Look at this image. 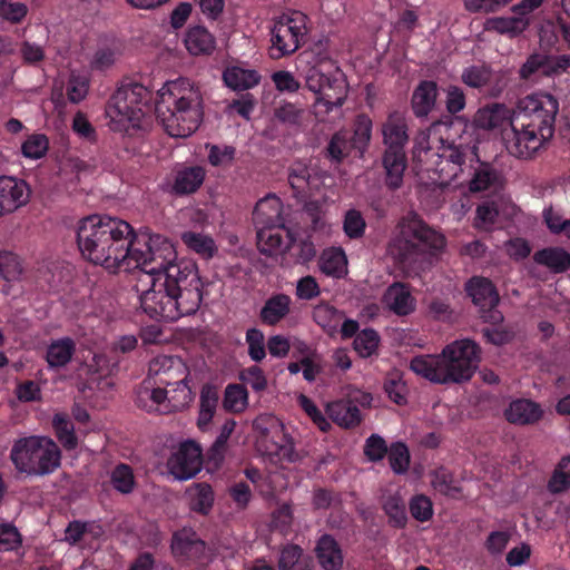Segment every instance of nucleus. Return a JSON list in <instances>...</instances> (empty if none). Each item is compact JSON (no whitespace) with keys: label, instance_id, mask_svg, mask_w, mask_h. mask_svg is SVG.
I'll list each match as a JSON object with an SVG mask.
<instances>
[{"label":"nucleus","instance_id":"obj_1","mask_svg":"<svg viewBox=\"0 0 570 570\" xmlns=\"http://www.w3.org/2000/svg\"><path fill=\"white\" fill-rule=\"evenodd\" d=\"M202 101L199 89L186 79L165 83L156 98L144 85L126 82L110 96L106 116L112 131L132 135L146 116L155 114L169 136L184 138L202 122Z\"/></svg>","mask_w":570,"mask_h":570},{"label":"nucleus","instance_id":"obj_2","mask_svg":"<svg viewBox=\"0 0 570 570\" xmlns=\"http://www.w3.org/2000/svg\"><path fill=\"white\" fill-rule=\"evenodd\" d=\"M77 244L83 258L110 273L135 272L148 262V256L171 255V243L148 228L135 232L126 220L91 215L77 228Z\"/></svg>","mask_w":570,"mask_h":570},{"label":"nucleus","instance_id":"obj_3","mask_svg":"<svg viewBox=\"0 0 570 570\" xmlns=\"http://www.w3.org/2000/svg\"><path fill=\"white\" fill-rule=\"evenodd\" d=\"M139 282L149 285L139 288L141 309L150 317L174 322L181 316L196 313L203 301L204 284L197 265L189 259L177 261L171 245V255L148 256V262L139 269Z\"/></svg>","mask_w":570,"mask_h":570},{"label":"nucleus","instance_id":"obj_4","mask_svg":"<svg viewBox=\"0 0 570 570\" xmlns=\"http://www.w3.org/2000/svg\"><path fill=\"white\" fill-rule=\"evenodd\" d=\"M10 459L21 473L47 475L60 465L61 452L49 438L28 436L14 442L10 451Z\"/></svg>","mask_w":570,"mask_h":570},{"label":"nucleus","instance_id":"obj_5","mask_svg":"<svg viewBox=\"0 0 570 570\" xmlns=\"http://www.w3.org/2000/svg\"><path fill=\"white\" fill-rule=\"evenodd\" d=\"M558 111L559 102L552 95L535 92L519 99L512 119L521 128L533 129L549 140L554 132Z\"/></svg>","mask_w":570,"mask_h":570},{"label":"nucleus","instance_id":"obj_6","mask_svg":"<svg viewBox=\"0 0 570 570\" xmlns=\"http://www.w3.org/2000/svg\"><path fill=\"white\" fill-rule=\"evenodd\" d=\"M305 85L308 90L316 94V114H330L334 108L344 105L347 97V83L340 68L333 71L325 70L324 65L309 67L305 73Z\"/></svg>","mask_w":570,"mask_h":570},{"label":"nucleus","instance_id":"obj_7","mask_svg":"<svg viewBox=\"0 0 570 570\" xmlns=\"http://www.w3.org/2000/svg\"><path fill=\"white\" fill-rule=\"evenodd\" d=\"M307 16L301 11H289L275 19L271 28L268 56L278 60L294 53L307 39Z\"/></svg>","mask_w":570,"mask_h":570},{"label":"nucleus","instance_id":"obj_8","mask_svg":"<svg viewBox=\"0 0 570 570\" xmlns=\"http://www.w3.org/2000/svg\"><path fill=\"white\" fill-rule=\"evenodd\" d=\"M480 352L479 345L471 340L446 345L441 353L445 384L469 381L478 367Z\"/></svg>","mask_w":570,"mask_h":570},{"label":"nucleus","instance_id":"obj_9","mask_svg":"<svg viewBox=\"0 0 570 570\" xmlns=\"http://www.w3.org/2000/svg\"><path fill=\"white\" fill-rule=\"evenodd\" d=\"M410 238L399 240L397 258L402 264H412L426 252H439L445 247V237L422 219L413 217L406 227Z\"/></svg>","mask_w":570,"mask_h":570},{"label":"nucleus","instance_id":"obj_10","mask_svg":"<svg viewBox=\"0 0 570 570\" xmlns=\"http://www.w3.org/2000/svg\"><path fill=\"white\" fill-rule=\"evenodd\" d=\"M428 138L425 134H422L421 137L416 139L414 157L417 158L419 161H429L433 157H436L434 170L440 174L446 173L450 177H456L458 174L463 170L462 166L465 164L468 157H478L474 151L475 147L463 145L443 146L441 153H434L430 147L424 145L428 142Z\"/></svg>","mask_w":570,"mask_h":570},{"label":"nucleus","instance_id":"obj_11","mask_svg":"<svg viewBox=\"0 0 570 570\" xmlns=\"http://www.w3.org/2000/svg\"><path fill=\"white\" fill-rule=\"evenodd\" d=\"M468 296L480 308L481 317L491 324H499L503 315L497 309L500 296L494 284L485 277L473 276L465 284Z\"/></svg>","mask_w":570,"mask_h":570},{"label":"nucleus","instance_id":"obj_12","mask_svg":"<svg viewBox=\"0 0 570 570\" xmlns=\"http://www.w3.org/2000/svg\"><path fill=\"white\" fill-rule=\"evenodd\" d=\"M502 140L508 153L520 159L532 158L543 146L547 138L541 137L533 129L521 128L511 119L509 128L502 130Z\"/></svg>","mask_w":570,"mask_h":570},{"label":"nucleus","instance_id":"obj_13","mask_svg":"<svg viewBox=\"0 0 570 570\" xmlns=\"http://www.w3.org/2000/svg\"><path fill=\"white\" fill-rule=\"evenodd\" d=\"M202 449L191 440L180 443L167 462L170 474L178 480L191 479L202 470Z\"/></svg>","mask_w":570,"mask_h":570},{"label":"nucleus","instance_id":"obj_14","mask_svg":"<svg viewBox=\"0 0 570 570\" xmlns=\"http://www.w3.org/2000/svg\"><path fill=\"white\" fill-rule=\"evenodd\" d=\"M148 379L164 389L175 386L178 379H187L186 367L171 356H157L149 363Z\"/></svg>","mask_w":570,"mask_h":570},{"label":"nucleus","instance_id":"obj_15","mask_svg":"<svg viewBox=\"0 0 570 570\" xmlns=\"http://www.w3.org/2000/svg\"><path fill=\"white\" fill-rule=\"evenodd\" d=\"M170 547L176 558L197 561L204 556L206 544L193 529L183 528L174 532Z\"/></svg>","mask_w":570,"mask_h":570},{"label":"nucleus","instance_id":"obj_16","mask_svg":"<svg viewBox=\"0 0 570 570\" xmlns=\"http://www.w3.org/2000/svg\"><path fill=\"white\" fill-rule=\"evenodd\" d=\"M383 144L385 151L405 153L409 141L407 122L405 117L399 112H391L382 125Z\"/></svg>","mask_w":570,"mask_h":570},{"label":"nucleus","instance_id":"obj_17","mask_svg":"<svg viewBox=\"0 0 570 570\" xmlns=\"http://www.w3.org/2000/svg\"><path fill=\"white\" fill-rule=\"evenodd\" d=\"M29 198V189L23 180L11 176H0V216L12 213L24 205Z\"/></svg>","mask_w":570,"mask_h":570},{"label":"nucleus","instance_id":"obj_18","mask_svg":"<svg viewBox=\"0 0 570 570\" xmlns=\"http://www.w3.org/2000/svg\"><path fill=\"white\" fill-rule=\"evenodd\" d=\"M206 171L202 166H180L173 171L170 193L185 196L196 193L203 185Z\"/></svg>","mask_w":570,"mask_h":570},{"label":"nucleus","instance_id":"obj_19","mask_svg":"<svg viewBox=\"0 0 570 570\" xmlns=\"http://www.w3.org/2000/svg\"><path fill=\"white\" fill-rule=\"evenodd\" d=\"M383 302L397 316L413 313L416 306L410 285L402 282H395L386 288Z\"/></svg>","mask_w":570,"mask_h":570},{"label":"nucleus","instance_id":"obj_20","mask_svg":"<svg viewBox=\"0 0 570 570\" xmlns=\"http://www.w3.org/2000/svg\"><path fill=\"white\" fill-rule=\"evenodd\" d=\"M168 399L167 390L159 385H154V382L147 377L137 393L136 404L149 413L167 414L170 411H164V409L167 407Z\"/></svg>","mask_w":570,"mask_h":570},{"label":"nucleus","instance_id":"obj_21","mask_svg":"<svg viewBox=\"0 0 570 570\" xmlns=\"http://www.w3.org/2000/svg\"><path fill=\"white\" fill-rule=\"evenodd\" d=\"M439 96L438 83L433 80H422L414 88L411 97V108L419 119L426 118L434 109Z\"/></svg>","mask_w":570,"mask_h":570},{"label":"nucleus","instance_id":"obj_22","mask_svg":"<svg viewBox=\"0 0 570 570\" xmlns=\"http://www.w3.org/2000/svg\"><path fill=\"white\" fill-rule=\"evenodd\" d=\"M543 411L541 406L528 399L513 400L504 411L508 422L517 425H530L541 420Z\"/></svg>","mask_w":570,"mask_h":570},{"label":"nucleus","instance_id":"obj_23","mask_svg":"<svg viewBox=\"0 0 570 570\" xmlns=\"http://www.w3.org/2000/svg\"><path fill=\"white\" fill-rule=\"evenodd\" d=\"M255 227L284 226L285 219L282 216V202L275 195L259 199L253 212Z\"/></svg>","mask_w":570,"mask_h":570},{"label":"nucleus","instance_id":"obj_24","mask_svg":"<svg viewBox=\"0 0 570 570\" xmlns=\"http://www.w3.org/2000/svg\"><path fill=\"white\" fill-rule=\"evenodd\" d=\"M531 20L518 17L515 13L510 17H490L483 22V29L488 32H495L510 39L522 35L530 26Z\"/></svg>","mask_w":570,"mask_h":570},{"label":"nucleus","instance_id":"obj_25","mask_svg":"<svg viewBox=\"0 0 570 570\" xmlns=\"http://www.w3.org/2000/svg\"><path fill=\"white\" fill-rule=\"evenodd\" d=\"M292 298L285 293L271 295L259 312V320L263 324L275 326L291 313Z\"/></svg>","mask_w":570,"mask_h":570},{"label":"nucleus","instance_id":"obj_26","mask_svg":"<svg viewBox=\"0 0 570 570\" xmlns=\"http://www.w3.org/2000/svg\"><path fill=\"white\" fill-rule=\"evenodd\" d=\"M318 563L324 570H342L343 552L338 542L331 534H323L315 548Z\"/></svg>","mask_w":570,"mask_h":570},{"label":"nucleus","instance_id":"obj_27","mask_svg":"<svg viewBox=\"0 0 570 570\" xmlns=\"http://www.w3.org/2000/svg\"><path fill=\"white\" fill-rule=\"evenodd\" d=\"M440 355H417L410 362V368L417 375L433 383L445 384Z\"/></svg>","mask_w":570,"mask_h":570},{"label":"nucleus","instance_id":"obj_28","mask_svg":"<svg viewBox=\"0 0 570 570\" xmlns=\"http://www.w3.org/2000/svg\"><path fill=\"white\" fill-rule=\"evenodd\" d=\"M76 353V342L71 337H61L51 341L46 351V361L49 368L67 366Z\"/></svg>","mask_w":570,"mask_h":570},{"label":"nucleus","instance_id":"obj_29","mask_svg":"<svg viewBox=\"0 0 570 570\" xmlns=\"http://www.w3.org/2000/svg\"><path fill=\"white\" fill-rule=\"evenodd\" d=\"M382 163L385 170V185L391 190L399 189L403 185L407 166L405 153L384 151Z\"/></svg>","mask_w":570,"mask_h":570},{"label":"nucleus","instance_id":"obj_30","mask_svg":"<svg viewBox=\"0 0 570 570\" xmlns=\"http://www.w3.org/2000/svg\"><path fill=\"white\" fill-rule=\"evenodd\" d=\"M330 417L344 429H353L362 422L358 406L352 401L340 400L328 404Z\"/></svg>","mask_w":570,"mask_h":570},{"label":"nucleus","instance_id":"obj_31","mask_svg":"<svg viewBox=\"0 0 570 570\" xmlns=\"http://www.w3.org/2000/svg\"><path fill=\"white\" fill-rule=\"evenodd\" d=\"M219 401V394L216 386L206 383L202 386L199 395V413L197 419V426L202 431H206L216 413Z\"/></svg>","mask_w":570,"mask_h":570},{"label":"nucleus","instance_id":"obj_32","mask_svg":"<svg viewBox=\"0 0 570 570\" xmlns=\"http://www.w3.org/2000/svg\"><path fill=\"white\" fill-rule=\"evenodd\" d=\"M320 269L326 276L343 278L347 274V258L341 247L325 249L320 257Z\"/></svg>","mask_w":570,"mask_h":570},{"label":"nucleus","instance_id":"obj_33","mask_svg":"<svg viewBox=\"0 0 570 570\" xmlns=\"http://www.w3.org/2000/svg\"><path fill=\"white\" fill-rule=\"evenodd\" d=\"M215 45L214 36L203 26L190 27L185 37V46L194 56L210 55Z\"/></svg>","mask_w":570,"mask_h":570},{"label":"nucleus","instance_id":"obj_34","mask_svg":"<svg viewBox=\"0 0 570 570\" xmlns=\"http://www.w3.org/2000/svg\"><path fill=\"white\" fill-rule=\"evenodd\" d=\"M533 259L556 274L564 273L570 268V253L561 247H547L537 250Z\"/></svg>","mask_w":570,"mask_h":570},{"label":"nucleus","instance_id":"obj_35","mask_svg":"<svg viewBox=\"0 0 570 570\" xmlns=\"http://www.w3.org/2000/svg\"><path fill=\"white\" fill-rule=\"evenodd\" d=\"M512 118L508 117V109L500 105L479 109L474 117V124L481 129L509 128Z\"/></svg>","mask_w":570,"mask_h":570},{"label":"nucleus","instance_id":"obj_36","mask_svg":"<svg viewBox=\"0 0 570 570\" xmlns=\"http://www.w3.org/2000/svg\"><path fill=\"white\" fill-rule=\"evenodd\" d=\"M223 79L226 86L233 90H247L258 85L261 76L255 70L234 66L226 68Z\"/></svg>","mask_w":570,"mask_h":570},{"label":"nucleus","instance_id":"obj_37","mask_svg":"<svg viewBox=\"0 0 570 570\" xmlns=\"http://www.w3.org/2000/svg\"><path fill=\"white\" fill-rule=\"evenodd\" d=\"M257 246L261 253L272 256L283 246L284 226L256 227Z\"/></svg>","mask_w":570,"mask_h":570},{"label":"nucleus","instance_id":"obj_38","mask_svg":"<svg viewBox=\"0 0 570 570\" xmlns=\"http://www.w3.org/2000/svg\"><path fill=\"white\" fill-rule=\"evenodd\" d=\"M278 568L279 570H312V560L304 554L301 547L287 544L281 552Z\"/></svg>","mask_w":570,"mask_h":570},{"label":"nucleus","instance_id":"obj_39","mask_svg":"<svg viewBox=\"0 0 570 570\" xmlns=\"http://www.w3.org/2000/svg\"><path fill=\"white\" fill-rule=\"evenodd\" d=\"M189 495V508L194 512L208 514L214 503V492L208 483L202 482L194 484L187 491Z\"/></svg>","mask_w":570,"mask_h":570},{"label":"nucleus","instance_id":"obj_40","mask_svg":"<svg viewBox=\"0 0 570 570\" xmlns=\"http://www.w3.org/2000/svg\"><path fill=\"white\" fill-rule=\"evenodd\" d=\"M499 179V173L490 164L481 163L473 173L469 189L472 193L483 191L498 185Z\"/></svg>","mask_w":570,"mask_h":570},{"label":"nucleus","instance_id":"obj_41","mask_svg":"<svg viewBox=\"0 0 570 570\" xmlns=\"http://www.w3.org/2000/svg\"><path fill=\"white\" fill-rule=\"evenodd\" d=\"M169 401L164 411L176 412L185 409L191 402V391L187 384V379H178L175 386L167 389Z\"/></svg>","mask_w":570,"mask_h":570},{"label":"nucleus","instance_id":"obj_42","mask_svg":"<svg viewBox=\"0 0 570 570\" xmlns=\"http://www.w3.org/2000/svg\"><path fill=\"white\" fill-rule=\"evenodd\" d=\"M183 243L195 253L205 258L213 257L216 247L212 237L196 232H184L180 236Z\"/></svg>","mask_w":570,"mask_h":570},{"label":"nucleus","instance_id":"obj_43","mask_svg":"<svg viewBox=\"0 0 570 570\" xmlns=\"http://www.w3.org/2000/svg\"><path fill=\"white\" fill-rule=\"evenodd\" d=\"M383 510L389 518V524L395 529H403L407 523L406 508L400 495H390L383 503Z\"/></svg>","mask_w":570,"mask_h":570},{"label":"nucleus","instance_id":"obj_44","mask_svg":"<svg viewBox=\"0 0 570 570\" xmlns=\"http://www.w3.org/2000/svg\"><path fill=\"white\" fill-rule=\"evenodd\" d=\"M110 482L112 488L119 493H131L136 485L132 468L126 463L117 464L111 471Z\"/></svg>","mask_w":570,"mask_h":570},{"label":"nucleus","instance_id":"obj_45","mask_svg":"<svg viewBox=\"0 0 570 570\" xmlns=\"http://www.w3.org/2000/svg\"><path fill=\"white\" fill-rule=\"evenodd\" d=\"M248 393L240 384H228L225 389L223 406L228 412L240 413L247 406Z\"/></svg>","mask_w":570,"mask_h":570},{"label":"nucleus","instance_id":"obj_46","mask_svg":"<svg viewBox=\"0 0 570 570\" xmlns=\"http://www.w3.org/2000/svg\"><path fill=\"white\" fill-rule=\"evenodd\" d=\"M52 425L59 442L67 450H73L78 445V440L73 431V424L65 414H56Z\"/></svg>","mask_w":570,"mask_h":570},{"label":"nucleus","instance_id":"obj_47","mask_svg":"<svg viewBox=\"0 0 570 570\" xmlns=\"http://www.w3.org/2000/svg\"><path fill=\"white\" fill-rule=\"evenodd\" d=\"M387 459L395 474H405L410 468L411 456L409 448L403 442H394L387 451Z\"/></svg>","mask_w":570,"mask_h":570},{"label":"nucleus","instance_id":"obj_48","mask_svg":"<svg viewBox=\"0 0 570 570\" xmlns=\"http://www.w3.org/2000/svg\"><path fill=\"white\" fill-rule=\"evenodd\" d=\"M207 159L213 167L229 168L236 157V148L229 145L206 144Z\"/></svg>","mask_w":570,"mask_h":570},{"label":"nucleus","instance_id":"obj_49","mask_svg":"<svg viewBox=\"0 0 570 570\" xmlns=\"http://www.w3.org/2000/svg\"><path fill=\"white\" fill-rule=\"evenodd\" d=\"M570 488V456H564L556 466L548 490L553 494L562 493Z\"/></svg>","mask_w":570,"mask_h":570},{"label":"nucleus","instance_id":"obj_50","mask_svg":"<svg viewBox=\"0 0 570 570\" xmlns=\"http://www.w3.org/2000/svg\"><path fill=\"white\" fill-rule=\"evenodd\" d=\"M309 169L306 165L297 163L289 168L288 184L295 197H305L309 186Z\"/></svg>","mask_w":570,"mask_h":570},{"label":"nucleus","instance_id":"obj_51","mask_svg":"<svg viewBox=\"0 0 570 570\" xmlns=\"http://www.w3.org/2000/svg\"><path fill=\"white\" fill-rule=\"evenodd\" d=\"M445 94V109L449 116L444 117L443 124H449L451 116H456L466 106V97L464 90L456 85H449L444 89Z\"/></svg>","mask_w":570,"mask_h":570},{"label":"nucleus","instance_id":"obj_52","mask_svg":"<svg viewBox=\"0 0 570 570\" xmlns=\"http://www.w3.org/2000/svg\"><path fill=\"white\" fill-rule=\"evenodd\" d=\"M379 343L380 336L377 332L373 328H365L355 336L353 346L357 354L365 358L376 352Z\"/></svg>","mask_w":570,"mask_h":570},{"label":"nucleus","instance_id":"obj_53","mask_svg":"<svg viewBox=\"0 0 570 570\" xmlns=\"http://www.w3.org/2000/svg\"><path fill=\"white\" fill-rule=\"evenodd\" d=\"M22 265L18 255L9 250L0 252V278L12 282L19 279Z\"/></svg>","mask_w":570,"mask_h":570},{"label":"nucleus","instance_id":"obj_54","mask_svg":"<svg viewBox=\"0 0 570 570\" xmlns=\"http://www.w3.org/2000/svg\"><path fill=\"white\" fill-rule=\"evenodd\" d=\"M409 510L413 519L419 522H428L432 519L433 503L425 494H415L410 499Z\"/></svg>","mask_w":570,"mask_h":570},{"label":"nucleus","instance_id":"obj_55","mask_svg":"<svg viewBox=\"0 0 570 570\" xmlns=\"http://www.w3.org/2000/svg\"><path fill=\"white\" fill-rule=\"evenodd\" d=\"M431 483L443 495L454 497L461 492V489L455 484L453 474L444 468L434 471Z\"/></svg>","mask_w":570,"mask_h":570},{"label":"nucleus","instance_id":"obj_56","mask_svg":"<svg viewBox=\"0 0 570 570\" xmlns=\"http://www.w3.org/2000/svg\"><path fill=\"white\" fill-rule=\"evenodd\" d=\"M492 72L485 66H471L463 70L461 80L471 88H482L491 81Z\"/></svg>","mask_w":570,"mask_h":570},{"label":"nucleus","instance_id":"obj_57","mask_svg":"<svg viewBox=\"0 0 570 570\" xmlns=\"http://www.w3.org/2000/svg\"><path fill=\"white\" fill-rule=\"evenodd\" d=\"M49 148V140L42 134L29 136L21 146V153L26 158L40 159Z\"/></svg>","mask_w":570,"mask_h":570},{"label":"nucleus","instance_id":"obj_58","mask_svg":"<svg viewBox=\"0 0 570 570\" xmlns=\"http://www.w3.org/2000/svg\"><path fill=\"white\" fill-rule=\"evenodd\" d=\"M246 344L248 346V355L252 361L261 362L265 358V337L261 330L255 327L247 330Z\"/></svg>","mask_w":570,"mask_h":570},{"label":"nucleus","instance_id":"obj_59","mask_svg":"<svg viewBox=\"0 0 570 570\" xmlns=\"http://www.w3.org/2000/svg\"><path fill=\"white\" fill-rule=\"evenodd\" d=\"M350 141L345 132H335L326 148L327 157L336 163H341L350 154Z\"/></svg>","mask_w":570,"mask_h":570},{"label":"nucleus","instance_id":"obj_60","mask_svg":"<svg viewBox=\"0 0 570 570\" xmlns=\"http://www.w3.org/2000/svg\"><path fill=\"white\" fill-rule=\"evenodd\" d=\"M365 219L358 210L350 209L346 212L343 222V229L346 236L352 239L361 238L365 233Z\"/></svg>","mask_w":570,"mask_h":570},{"label":"nucleus","instance_id":"obj_61","mask_svg":"<svg viewBox=\"0 0 570 570\" xmlns=\"http://www.w3.org/2000/svg\"><path fill=\"white\" fill-rule=\"evenodd\" d=\"M500 210L495 202H483L476 207L475 227L489 228L493 226L499 217Z\"/></svg>","mask_w":570,"mask_h":570},{"label":"nucleus","instance_id":"obj_62","mask_svg":"<svg viewBox=\"0 0 570 570\" xmlns=\"http://www.w3.org/2000/svg\"><path fill=\"white\" fill-rule=\"evenodd\" d=\"M275 118L288 126H299L303 121L304 109L292 102H284L275 109Z\"/></svg>","mask_w":570,"mask_h":570},{"label":"nucleus","instance_id":"obj_63","mask_svg":"<svg viewBox=\"0 0 570 570\" xmlns=\"http://www.w3.org/2000/svg\"><path fill=\"white\" fill-rule=\"evenodd\" d=\"M363 451L370 462H379L387 454L389 446L381 435L371 434L365 440Z\"/></svg>","mask_w":570,"mask_h":570},{"label":"nucleus","instance_id":"obj_64","mask_svg":"<svg viewBox=\"0 0 570 570\" xmlns=\"http://www.w3.org/2000/svg\"><path fill=\"white\" fill-rule=\"evenodd\" d=\"M383 389L389 399L395 404L403 405L406 403V385L396 374L385 379Z\"/></svg>","mask_w":570,"mask_h":570}]
</instances>
